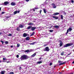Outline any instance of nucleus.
I'll return each instance as SVG.
<instances>
[{
	"instance_id": "1",
	"label": "nucleus",
	"mask_w": 74,
	"mask_h": 74,
	"mask_svg": "<svg viewBox=\"0 0 74 74\" xmlns=\"http://www.w3.org/2000/svg\"><path fill=\"white\" fill-rule=\"evenodd\" d=\"M27 59H28V57L27 56L25 55L22 56L20 58V59L21 60H26Z\"/></svg>"
},
{
	"instance_id": "2",
	"label": "nucleus",
	"mask_w": 74,
	"mask_h": 74,
	"mask_svg": "<svg viewBox=\"0 0 74 74\" xmlns=\"http://www.w3.org/2000/svg\"><path fill=\"white\" fill-rule=\"evenodd\" d=\"M73 45V43H67L66 44V45H64L63 46V48H66V47H69L70 46H71Z\"/></svg>"
},
{
	"instance_id": "3",
	"label": "nucleus",
	"mask_w": 74,
	"mask_h": 74,
	"mask_svg": "<svg viewBox=\"0 0 74 74\" xmlns=\"http://www.w3.org/2000/svg\"><path fill=\"white\" fill-rule=\"evenodd\" d=\"M45 49H44V51H47L48 52H49V51L50 50L48 47H46Z\"/></svg>"
},
{
	"instance_id": "4",
	"label": "nucleus",
	"mask_w": 74,
	"mask_h": 74,
	"mask_svg": "<svg viewBox=\"0 0 74 74\" xmlns=\"http://www.w3.org/2000/svg\"><path fill=\"white\" fill-rule=\"evenodd\" d=\"M51 5H52L54 8H56V6L55 5V4L52 3L51 4Z\"/></svg>"
},
{
	"instance_id": "5",
	"label": "nucleus",
	"mask_w": 74,
	"mask_h": 74,
	"mask_svg": "<svg viewBox=\"0 0 74 74\" xmlns=\"http://www.w3.org/2000/svg\"><path fill=\"white\" fill-rule=\"evenodd\" d=\"M27 34L26 33H24L23 34V37H27Z\"/></svg>"
},
{
	"instance_id": "6",
	"label": "nucleus",
	"mask_w": 74,
	"mask_h": 74,
	"mask_svg": "<svg viewBox=\"0 0 74 74\" xmlns=\"http://www.w3.org/2000/svg\"><path fill=\"white\" fill-rule=\"evenodd\" d=\"M31 28H32L31 30L32 31H34V30H35V29H36V27H33Z\"/></svg>"
},
{
	"instance_id": "7",
	"label": "nucleus",
	"mask_w": 74,
	"mask_h": 74,
	"mask_svg": "<svg viewBox=\"0 0 74 74\" xmlns=\"http://www.w3.org/2000/svg\"><path fill=\"white\" fill-rule=\"evenodd\" d=\"M25 40L27 41H29V40H30V37H29V36L27 37L26 38Z\"/></svg>"
},
{
	"instance_id": "8",
	"label": "nucleus",
	"mask_w": 74,
	"mask_h": 74,
	"mask_svg": "<svg viewBox=\"0 0 74 74\" xmlns=\"http://www.w3.org/2000/svg\"><path fill=\"white\" fill-rule=\"evenodd\" d=\"M63 45V42L61 41V40H60V47H62Z\"/></svg>"
},
{
	"instance_id": "9",
	"label": "nucleus",
	"mask_w": 74,
	"mask_h": 74,
	"mask_svg": "<svg viewBox=\"0 0 74 74\" xmlns=\"http://www.w3.org/2000/svg\"><path fill=\"white\" fill-rule=\"evenodd\" d=\"M16 5V4L15 2H12V3H11V5L14 6Z\"/></svg>"
},
{
	"instance_id": "10",
	"label": "nucleus",
	"mask_w": 74,
	"mask_h": 74,
	"mask_svg": "<svg viewBox=\"0 0 74 74\" xmlns=\"http://www.w3.org/2000/svg\"><path fill=\"white\" fill-rule=\"evenodd\" d=\"M4 5H7L9 4V2L8 1L5 2L4 3Z\"/></svg>"
},
{
	"instance_id": "11",
	"label": "nucleus",
	"mask_w": 74,
	"mask_h": 74,
	"mask_svg": "<svg viewBox=\"0 0 74 74\" xmlns=\"http://www.w3.org/2000/svg\"><path fill=\"white\" fill-rule=\"evenodd\" d=\"M52 17L53 18L55 19H58L59 18L56 16H53Z\"/></svg>"
},
{
	"instance_id": "12",
	"label": "nucleus",
	"mask_w": 74,
	"mask_h": 74,
	"mask_svg": "<svg viewBox=\"0 0 74 74\" xmlns=\"http://www.w3.org/2000/svg\"><path fill=\"white\" fill-rule=\"evenodd\" d=\"M23 27H24V26L23 25H22L21 24H20L19 25V27H20V28H23Z\"/></svg>"
},
{
	"instance_id": "13",
	"label": "nucleus",
	"mask_w": 74,
	"mask_h": 74,
	"mask_svg": "<svg viewBox=\"0 0 74 74\" xmlns=\"http://www.w3.org/2000/svg\"><path fill=\"white\" fill-rule=\"evenodd\" d=\"M60 14L59 13H55L53 14V15H57Z\"/></svg>"
},
{
	"instance_id": "14",
	"label": "nucleus",
	"mask_w": 74,
	"mask_h": 74,
	"mask_svg": "<svg viewBox=\"0 0 74 74\" xmlns=\"http://www.w3.org/2000/svg\"><path fill=\"white\" fill-rule=\"evenodd\" d=\"M37 42H34L33 43H29V44L30 45H34V44H35Z\"/></svg>"
},
{
	"instance_id": "15",
	"label": "nucleus",
	"mask_w": 74,
	"mask_h": 74,
	"mask_svg": "<svg viewBox=\"0 0 74 74\" xmlns=\"http://www.w3.org/2000/svg\"><path fill=\"white\" fill-rule=\"evenodd\" d=\"M54 27L56 29H58L59 27L58 25H55Z\"/></svg>"
},
{
	"instance_id": "16",
	"label": "nucleus",
	"mask_w": 74,
	"mask_h": 74,
	"mask_svg": "<svg viewBox=\"0 0 74 74\" xmlns=\"http://www.w3.org/2000/svg\"><path fill=\"white\" fill-rule=\"evenodd\" d=\"M36 55V53H35L34 54H33L31 56H32V57H34V56H35Z\"/></svg>"
},
{
	"instance_id": "17",
	"label": "nucleus",
	"mask_w": 74,
	"mask_h": 74,
	"mask_svg": "<svg viewBox=\"0 0 74 74\" xmlns=\"http://www.w3.org/2000/svg\"><path fill=\"white\" fill-rule=\"evenodd\" d=\"M42 63V62L41 61H38L37 62V64H40V63Z\"/></svg>"
},
{
	"instance_id": "18",
	"label": "nucleus",
	"mask_w": 74,
	"mask_h": 74,
	"mask_svg": "<svg viewBox=\"0 0 74 74\" xmlns=\"http://www.w3.org/2000/svg\"><path fill=\"white\" fill-rule=\"evenodd\" d=\"M28 25H34V24L33 23H28Z\"/></svg>"
},
{
	"instance_id": "19",
	"label": "nucleus",
	"mask_w": 74,
	"mask_h": 74,
	"mask_svg": "<svg viewBox=\"0 0 74 74\" xmlns=\"http://www.w3.org/2000/svg\"><path fill=\"white\" fill-rule=\"evenodd\" d=\"M16 30L17 31H20V28L18 27H17L16 28Z\"/></svg>"
},
{
	"instance_id": "20",
	"label": "nucleus",
	"mask_w": 74,
	"mask_h": 74,
	"mask_svg": "<svg viewBox=\"0 0 74 74\" xmlns=\"http://www.w3.org/2000/svg\"><path fill=\"white\" fill-rule=\"evenodd\" d=\"M43 10L44 13H45V14H46V12H47V11H46V9H43Z\"/></svg>"
},
{
	"instance_id": "21",
	"label": "nucleus",
	"mask_w": 74,
	"mask_h": 74,
	"mask_svg": "<svg viewBox=\"0 0 74 74\" xmlns=\"http://www.w3.org/2000/svg\"><path fill=\"white\" fill-rule=\"evenodd\" d=\"M32 27L31 26H29L27 28V29H30L32 28Z\"/></svg>"
},
{
	"instance_id": "22",
	"label": "nucleus",
	"mask_w": 74,
	"mask_h": 74,
	"mask_svg": "<svg viewBox=\"0 0 74 74\" xmlns=\"http://www.w3.org/2000/svg\"><path fill=\"white\" fill-rule=\"evenodd\" d=\"M11 17V16H6L5 17L6 19H8V18H10Z\"/></svg>"
},
{
	"instance_id": "23",
	"label": "nucleus",
	"mask_w": 74,
	"mask_h": 74,
	"mask_svg": "<svg viewBox=\"0 0 74 74\" xmlns=\"http://www.w3.org/2000/svg\"><path fill=\"white\" fill-rule=\"evenodd\" d=\"M63 17H64L63 15H61V19H62V20H63Z\"/></svg>"
},
{
	"instance_id": "24",
	"label": "nucleus",
	"mask_w": 74,
	"mask_h": 74,
	"mask_svg": "<svg viewBox=\"0 0 74 74\" xmlns=\"http://www.w3.org/2000/svg\"><path fill=\"white\" fill-rule=\"evenodd\" d=\"M29 52V50L28 49L25 50V52Z\"/></svg>"
},
{
	"instance_id": "25",
	"label": "nucleus",
	"mask_w": 74,
	"mask_h": 74,
	"mask_svg": "<svg viewBox=\"0 0 74 74\" xmlns=\"http://www.w3.org/2000/svg\"><path fill=\"white\" fill-rule=\"evenodd\" d=\"M68 30H69V31H71L72 30V28H69V29Z\"/></svg>"
},
{
	"instance_id": "26",
	"label": "nucleus",
	"mask_w": 74,
	"mask_h": 74,
	"mask_svg": "<svg viewBox=\"0 0 74 74\" xmlns=\"http://www.w3.org/2000/svg\"><path fill=\"white\" fill-rule=\"evenodd\" d=\"M1 74H4V71H2L1 72Z\"/></svg>"
},
{
	"instance_id": "27",
	"label": "nucleus",
	"mask_w": 74,
	"mask_h": 74,
	"mask_svg": "<svg viewBox=\"0 0 74 74\" xmlns=\"http://www.w3.org/2000/svg\"><path fill=\"white\" fill-rule=\"evenodd\" d=\"M69 30L68 29L67 30L66 32V35L67 34L69 33Z\"/></svg>"
},
{
	"instance_id": "28",
	"label": "nucleus",
	"mask_w": 74,
	"mask_h": 74,
	"mask_svg": "<svg viewBox=\"0 0 74 74\" xmlns=\"http://www.w3.org/2000/svg\"><path fill=\"white\" fill-rule=\"evenodd\" d=\"M5 44H8V41H5Z\"/></svg>"
},
{
	"instance_id": "29",
	"label": "nucleus",
	"mask_w": 74,
	"mask_h": 74,
	"mask_svg": "<svg viewBox=\"0 0 74 74\" xmlns=\"http://www.w3.org/2000/svg\"><path fill=\"white\" fill-rule=\"evenodd\" d=\"M62 53H61V55H62V56H63V55H64V51H63L62 52Z\"/></svg>"
},
{
	"instance_id": "30",
	"label": "nucleus",
	"mask_w": 74,
	"mask_h": 74,
	"mask_svg": "<svg viewBox=\"0 0 74 74\" xmlns=\"http://www.w3.org/2000/svg\"><path fill=\"white\" fill-rule=\"evenodd\" d=\"M34 32H33L32 34L30 36H33V35H34Z\"/></svg>"
},
{
	"instance_id": "31",
	"label": "nucleus",
	"mask_w": 74,
	"mask_h": 74,
	"mask_svg": "<svg viewBox=\"0 0 74 74\" xmlns=\"http://www.w3.org/2000/svg\"><path fill=\"white\" fill-rule=\"evenodd\" d=\"M17 13V11H15V12H14V15L16 14Z\"/></svg>"
},
{
	"instance_id": "32",
	"label": "nucleus",
	"mask_w": 74,
	"mask_h": 74,
	"mask_svg": "<svg viewBox=\"0 0 74 74\" xmlns=\"http://www.w3.org/2000/svg\"><path fill=\"white\" fill-rule=\"evenodd\" d=\"M62 62H63V61H61L60 60H58V63H61Z\"/></svg>"
},
{
	"instance_id": "33",
	"label": "nucleus",
	"mask_w": 74,
	"mask_h": 74,
	"mask_svg": "<svg viewBox=\"0 0 74 74\" xmlns=\"http://www.w3.org/2000/svg\"><path fill=\"white\" fill-rule=\"evenodd\" d=\"M17 47H20V45L19 44H17Z\"/></svg>"
},
{
	"instance_id": "34",
	"label": "nucleus",
	"mask_w": 74,
	"mask_h": 74,
	"mask_svg": "<svg viewBox=\"0 0 74 74\" xmlns=\"http://www.w3.org/2000/svg\"><path fill=\"white\" fill-rule=\"evenodd\" d=\"M1 42L2 44V45H3V44H4V42L2 40H1Z\"/></svg>"
},
{
	"instance_id": "35",
	"label": "nucleus",
	"mask_w": 74,
	"mask_h": 74,
	"mask_svg": "<svg viewBox=\"0 0 74 74\" xmlns=\"http://www.w3.org/2000/svg\"><path fill=\"white\" fill-rule=\"evenodd\" d=\"M9 74H14V72H12L10 73Z\"/></svg>"
},
{
	"instance_id": "36",
	"label": "nucleus",
	"mask_w": 74,
	"mask_h": 74,
	"mask_svg": "<svg viewBox=\"0 0 74 74\" xmlns=\"http://www.w3.org/2000/svg\"><path fill=\"white\" fill-rule=\"evenodd\" d=\"M52 63L51 62V63H50L49 66H52Z\"/></svg>"
},
{
	"instance_id": "37",
	"label": "nucleus",
	"mask_w": 74,
	"mask_h": 74,
	"mask_svg": "<svg viewBox=\"0 0 74 74\" xmlns=\"http://www.w3.org/2000/svg\"><path fill=\"white\" fill-rule=\"evenodd\" d=\"M53 30H50L49 31L50 32H53Z\"/></svg>"
},
{
	"instance_id": "38",
	"label": "nucleus",
	"mask_w": 74,
	"mask_h": 74,
	"mask_svg": "<svg viewBox=\"0 0 74 74\" xmlns=\"http://www.w3.org/2000/svg\"><path fill=\"white\" fill-rule=\"evenodd\" d=\"M32 52V50H29V52Z\"/></svg>"
},
{
	"instance_id": "39",
	"label": "nucleus",
	"mask_w": 74,
	"mask_h": 74,
	"mask_svg": "<svg viewBox=\"0 0 74 74\" xmlns=\"http://www.w3.org/2000/svg\"><path fill=\"white\" fill-rule=\"evenodd\" d=\"M3 60H7V59L5 58H3Z\"/></svg>"
},
{
	"instance_id": "40",
	"label": "nucleus",
	"mask_w": 74,
	"mask_h": 74,
	"mask_svg": "<svg viewBox=\"0 0 74 74\" xmlns=\"http://www.w3.org/2000/svg\"><path fill=\"white\" fill-rule=\"evenodd\" d=\"M12 36V34H8V36Z\"/></svg>"
},
{
	"instance_id": "41",
	"label": "nucleus",
	"mask_w": 74,
	"mask_h": 74,
	"mask_svg": "<svg viewBox=\"0 0 74 74\" xmlns=\"http://www.w3.org/2000/svg\"><path fill=\"white\" fill-rule=\"evenodd\" d=\"M4 13H5V12H1V14H4Z\"/></svg>"
},
{
	"instance_id": "42",
	"label": "nucleus",
	"mask_w": 74,
	"mask_h": 74,
	"mask_svg": "<svg viewBox=\"0 0 74 74\" xmlns=\"http://www.w3.org/2000/svg\"><path fill=\"white\" fill-rule=\"evenodd\" d=\"M20 12V10H18L17 11V13H19Z\"/></svg>"
},
{
	"instance_id": "43",
	"label": "nucleus",
	"mask_w": 74,
	"mask_h": 74,
	"mask_svg": "<svg viewBox=\"0 0 74 74\" xmlns=\"http://www.w3.org/2000/svg\"><path fill=\"white\" fill-rule=\"evenodd\" d=\"M16 58H19V55H17Z\"/></svg>"
},
{
	"instance_id": "44",
	"label": "nucleus",
	"mask_w": 74,
	"mask_h": 74,
	"mask_svg": "<svg viewBox=\"0 0 74 74\" xmlns=\"http://www.w3.org/2000/svg\"><path fill=\"white\" fill-rule=\"evenodd\" d=\"M1 34H3V33L2 32H0V35H1Z\"/></svg>"
},
{
	"instance_id": "45",
	"label": "nucleus",
	"mask_w": 74,
	"mask_h": 74,
	"mask_svg": "<svg viewBox=\"0 0 74 74\" xmlns=\"http://www.w3.org/2000/svg\"><path fill=\"white\" fill-rule=\"evenodd\" d=\"M62 64H62V63H60V64H59V65L60 66L61 65H62Z\"/></svg>"
},
{
	"instance_id": "46",
	"label": "nucleus",
	"mask_w": 74,
	"mask_h": 74,
	"mask_svg": "<svg viewBox=\"0 0 74 74\" xmlns=\"http://www.w3.org/2000/svg\"><path fill=\"white\" fill-rule=\"evenodd\" d=\"M45 4H46V5H47V4H48V2H45Z\"/></svg>"
},
{
	"instance_id": "47",
	"label": "nucleus",
	"mask_w": 74,
	"mask_h": 74,
	"mask_svg": "<svg viewBox=\"0 0 74 74\" xmlns=\"http://www.w3.org/2000/svg\"><path fill=\"white\" fill-rule=\"evenodd\" d=\"M41 12H42V10H41L40 12V14H41Z\"/></svg>"
},
{
	"instance_id": "48",
	"label": "nucleus",
	"mask_w": 74,
	"mask_h": 74,
	"mask_svg": "<svg viewBox=\"0 0 74 74\" xmlns=\"http://www.w3.org/2000/svg\"><path fill=\"white\" fill-rule=\"evenodd\" d=\"M66 63L65 62H62V64H65Z\"/></svg>"
},
{
	"instance_id": "49",
	"label": "nucleus",
	"mask_w": 74,
	"mask_h": 74,
	"mask_svg": "<svg viewBox=\"0 0 74 74\" xmlns=\"http://www.w3.org/2000/svg\"><path fill=\"white\" fill-rule=\"evenodd\" d=\"M71 3H74V1L73 0H71Z\"/></svg>"
},
{
	"instance_id": "50",
	"label": "nucleus",
	"mask_w": 74,
	"mask_h": 74,
	"mask_svg": "<svg viewBox=\"0 0 74 74\" xmlns=\"http://www.w3.org/2000/svg\"><path fill=\"white\" fill-rule=\"evenodd\" d=\"M21 69H22V67H19V70H21Z\"/></svg>"
},
{
	"instance_id": "51",
	"label": "nucleus",
	"mask_w": 74,
	"mask_h": 74,
	"mask_svg": "<svg viewBox=\"0 0 74 74\" xmlns=\"http://www.w3.org/2000/svg\"><path fill=\"white\" fill-rule=\"evenodd\" d=\"M10 47H11V48H13V47H14L13 46V45H12V46H10Z\"/></svg>"
},
{
	"instance_id": "52",
	"label": "nucleus",
	"mask_w": 74,
	"mask_h": 74,
	"mask_svg": "<svg viewBox=\"0 0 74 74\" xmlns=\"http://www.w3.org/2000/svg\"><path fill=\"white\" fill-rule=\"evenodd\" d=\"M25 1H27V2H28V1H29V0H25Z\"/></svg>"
},
{
	"instance_id": "53",
	"label": "nucleus",
	"mask_w": 74,
	"mask_h": 74,
	"mask_svg": "<svg viewBox=\"0 0 74 74\" xmlns=\"http://www.w3.org/2000/svg\"><path fill=\"white\" fill-rule=\"evenodd\" d=\"M35 10H37V9H38V8H35Z\"/></svg>"
},
{
	"instance_id": "54",
	"label": "nucleus",
	"mask_w": 74,
	"mask_h": 74,
	"mask_svg": "<svg viewBox=\"0 0 74 74\" xmlns=\"http://www.w3.org/2000/svg\"><path fill=\"white\" fill-rule=\"evenodd\" d=\"M42 59V58H41V57H40V58H39V60H41V59Z\"/></svg>"
},
{
	"instance_id": "55",
	"label": "nucleus",
	"mask_w": 74,
	"mask_h": 74,
	"mask_svg": "<svg viewBox=\"0 0 74 74\" xmlns=\"http://www.w3.org/2000/svg\"><path fill=\"white\" fill-rule=\"evenodd\" d=\"M33 10L34 11H35V9H33Z\"/></svg>"
},
{
	"instance_id": "56",
	"label": "nucleus",
	"mask_w": 74,
	"mask_h": 74,
	"mask_svg": "<svg viewBox=\"0 0 74 74\" xmlns=\"http://www.w3.org/2000/svg\"><path fill=\"white\" fill-rule=\"evenodd\" d=\"M74 64V61H73V62H72V64Z\"/></svg>"
},
{
	"instance_id": "57",
	"label": "nucleus",
	"mask_w": 74,
	"mask_h": 74,
	"mask_svg": "<svg viewBox=\"0 0 74 74\" xmlns=\"http://www.w3.org/2000/svg\"><path fill=\"white\" fill-rule=\"evenodd\" d=\"M74 74V73H70V74Z\"/></svg>"
},
{
	"instance_id": "58",
	"label": "nucleus",
	"mask_w": 74,
	"mask_h": 74,
	"mask_svg": "<svg viewBox=\"0 0 74 74\" xmlns=\"http://www.w3.org/2000/svg\"><path fill=\"white\" fill-rule=\"evenodd\" d=\"M59 74H63V73H62L61 72L59 73Z\"/></svg>"
},
{
	"instance_id": "59",
	"label": "nucleus",
	"mask_w": 74,
	"mask_h": 74,
	"mask_svg": "<svg viewBox=\"0 0 74 74\" xmlns=\"http://www.w3.org/2000/svg\"><path fill=\"white\" fill-rule=\"evenodd\" d=\"M27 36H29V34H27Z\"/></svg>"
},
{
	"instance_id": "60",
	"label": "nucleus",
	"mask_w": 74,
	"mask_h": 74,
	"mask_svg": "<svg viewBox=\"0 0 74 74\" xmlns=\"http://www.w3.org/2000/svg\"><path fill=\"white\" fill-rule=\"evenodd\" d=\"M70 54H71V53H70L68 55H70Z\"/></svg>"
},
{
	"instance_id": "61",
	"label": "nucleus",
	"mask_w": 74,
	"mask_h": 74,
	"mask_svg": "<svg viewBox=\"0 0 74 74\" xmlns=\"http://www.w3.org/2000/svg\"><path fill=\"white\" fill-rule=\"evenodd\" d=\"M47 45H44V46H47Z\"/></svg>"
},
{
	"instance_id": "62",
	"label": "nucleus",
	"mask_w": 74,
	"mask_h": 74,
	"mask_svg": "<svg viewBox=\"0 0 74 74\" xmlns=\"http://www.w3.org/2000/svg\"><path fill=\"white\" fill-rule=\"evenodd\" d=\"M1 61L0 60V63H1Z\"/></svg>"
},
{
	"instance_id": "63",
	"label": "nucleus",
	"mask_w": 74,
	"mask_h": 74,
	"mask_svg": "<svg viewBox=\"0 0 74 74\" xmlns=\"http://www.w3.org/2000/svg\"><path fill=\"white\" fill-rule=\"evenodd\" d=\"M0 11H1V7H0Z\"/></svg>"
},
{
	"instance_id": "64",
	"label": "nucleus",
	"mask_w": 74,
	"mask_h": 74,
	"mask_svg": "<svg viewBox=\"0 0 74 74\" xmlns=\"http://www.w3.org/2000/svg\"><path fill=\"white\" fill-rule=\"evenodd\" d=\"M9 62H10L8 61V62H7V63H9Z\"/></svg>"
}]
</instances>
